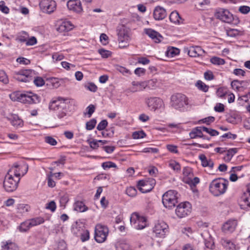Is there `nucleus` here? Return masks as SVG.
Wrapping results in <instances>:
<instances>
[{"instance_id":"nucleus-14","label":"nucleus","mask_w":250,"mask_h":250,"mask_svg":"<svg viewBox=\"0 0 250 250\" xmlns=\"http://www.w3.org/2000/svg\"><path fill=\"white\" fill-rule=\"evenodd\" d=\"M68 100V99L67 98L58 97L50 103L49 108L50 110L54 111L63 110L66 107V103Z\"/></svg>"},{"instance_id":"nucleus-27","label":"nucleus","mask_w":250,"mask_h":250,"mask_svg":"<svg viewBox=\"0 0 250 250\" xmlns=\"http://www.w3.org/2000/svg\"><path fill=\"white\" fill-rule=\"evenodd\" d=\"M73 28V25L69 21L62 22L57 28V31L60 33L67 32Z\"/></svg>"},{"instance_id":"nucleus-34","label":"nucleus","mask_w":250,"mask_h":250,"mask_svg":"<svg viewBox=\"0 0 250 250\" xmlns=\"http://www.w3.org/2000/svg\"><path fill=\"white\" fill-rule=\"evenodd\" d=\"M237 149L236 148H230L227 151L226 155L224 156V159L226 162H229L231 160L233 155L236 153Z\"/></svg>"},{"instance_id":"nucleus-47","label":"nucleus","mask_w":250,"mask_h":250,"mask_svg":"<svg viewBox=\"0 0 250 250\" xmlns=\"http://www.w3.org/2000/svg\"><path fill=\"white\" fill-rule=\"evenodd\" d=\"M137 191L136 189L132 187L127 188L126 189V193L129 196L135 197L137 194Z\"/></svg>"},{"instance_id":"nucleus-45","label":"nucleus","mask_w":250,"mask_h":250,"mask_svg":"<svg viewBox=\"0 0 250 250\" xmlns=\"http://www.w3.org/2000/svg\"><path fill=\"white\" fill-rule=\"evenodd\" d=\"M0 82L4 84H7L9 83V79L6 73L2 70H0Z\"/></svg>"},{"instance_id":"nucleus-46","label":"nucleus","mask_w":250,"mask_h":250,"mask_svg":"<svg viewBox=\"0 0 250 250\" xmlns=\"http://www.w3.org/2000/svg\"><path fill=\"white\" fill-rule=\"evenodd\" d=\"M96 123L97 121L96 119H92L90 120L86 123V129L88 130L93 129L95 127Z\"/></svg>"},{"instance_id":"nucleus-10","label":"nucleus","mask_w":250,"mask_h":250,"mask_svg":"<svg viewBox=\"0 0 250 250\" xmlns=\"http://www.w3.org/2000/svg\"><path fill=\"white\" fill-rule=\"evenodd\" d=\"M130 220L131 225L137 229H142L146 226V219L136 213L131 215Z\"/></svg>"},{"instance_id":"nucleus-50","label":"nucleus","mask_w":250,"mask_h":250,"mask_svg":"<svg viewBox=\"0 0 250 250\" xmlns=\"http://www.w3.org/2000/svg\"><path fill=\"white\" fill-rule=\"evenodd\" d=\"M146 136V133L143 131H135L132 134V138L134 139H138L144 138Z\"/></svg>"},{"instance_id":"nucleus-39","label":"nucleus","mask_w":250,"mask_h":250,"mask_svg":"<svg viewBox=\"0 0 250 250\" xmlns=\"http://www.w3.org/2000/svg\"><path fill=\"white\" fill-rule=\"evenodd\" d=\"M2 247L5 250H19L17 246L15 243L12 242H7Z\"/></svg>"},{"instance_id":"nucleus-32","label":"nucleus","mask_w":250,"mask_h":250,"mask_svg":"<svg viewBox=\"0 0 250 250\" xmlns=\"http://www.w3.org/2000/svg\"><path fill=\"white\" fill-rule=\"evenodd\" d=\"M245 205L250 207V184L247 188V192H245L241 197Z\"/></svg>"},{"instance_id":"nucleus-31","label":"nucleus","mask_w":250,"mask_h":250,"mask_svg":"<svg viewBox=\"0 0 250 250\" xmlns=\"http://www.w3.org/2000/svg\"><path fill=\"white\" fill-rule=\"evenodd\" d=\"M74 208L76 211L79 212H84L88 210V208L85 205L82 201H77L74 205Z\"/></svg>"},{"instance_id":"nucleus-11","label":"nucleus","mask_w":250,"mask_h":250,"mask_svg":"<svg viewBox=\"0 0 250 250\" xmlns=\"http://www.w3.org/2000/svg\"><path fill=\"white\" fill-rule=\"evenodd\" d=\"M33 72L31 70L21 69L15 72L14 78L18 81L21 82H29L32 80Z\"/></svg>"},{"instance_id":"nucleus-52","label":"nucleus","mask_w":250,"mask_h":250,"mask_svg":"<svg viewBox=\"0 0 250 250\" xmlns=\"http://www.w3.org/2000/svg\"><path fill=\"white\" fill-rule=\"evenodd\" d=\"M45 143L51 145L55 146L57 144V141L51 136H46L44 138Z\"/></svg>"},{"instance_id":"nucleus-22","label":"nucleus","mask_w":250,"mask_h":250,"mask_svg":"<svg viewBox=\"0 0 250 250\" xmlns=\"http://www.w3.org/2000/svg\"><path fill=\"white\" fill-rule=\"evenodd\" d=\"M145 32L146 35L156 43L161 42L163 39V37L160 34L152 29H146Z\"/></svg>"},{"instance_id":"nucleus-4","label":"nucleus","mask_w":250,"mask_h":250,"mask_svg":"<svg viewBox=\"0 0 250 250\" xmlns=\"http://www.w3.org/2000/svg\"><path fill=\"white\" fill-rule=\"evenodd\" d=\"M177 192L173 190H169L164 194L162 202L164 206L168 209L174 207L177 203Z\"/></svg>"},{"instance_id":"nucleus-13","label":"nucleus","mask_w":250,"mask_h":250,"mask_svg":"<svg viewBox=\"0 0 250 250\" xmlns=\"http://www.w3.org/2000/svg\"><path fill=\"white\" fill-rule=\"evenodd\" d=\"M28 169V165L26 164H23L21 165H18L15 164L9 171V173H11L15 176V178L17 177L20 178L21 176H23L27 172Z\"/></svg>"},{"instance_id":"nucleus-15","label":"nucleus","mask_w":250,"mask_h":250,"mask_svg":"<svg viewBox=\"0 0 250 250\" xmlns=\"http://www.w3.org/2000/svg\"><path fill=\"white\" fill-rule=\"evenodd\" d=\"M168 231V226L164 222H159L155 224L153 229V232L156 237L164 238Z\"/></svg>"},{"instance_id":"nucleus-21","label":"nucleus","mask_w":250,"mask_h":250,"mask_svg":"<svg viewBox=\"0 0 250 250\" xmlns=\"http://www.w3.org/2000/svg\"><path fill=\"white\" fill-rule=\"evenodd\" d=\"M167 15L166 10L161 6L156 7L153 11V17L155 20H162L166 17Z\"/></svg>"},{"instance_id":"nucleus-25","label":"nucleus","mask_w":250,"mask_h":250,"mask_svg":"<svg viewBox=\"0 0 250 250\" xmlns=\"http://www.w3.org/2000/svg\"><path fill=\"white\" fill-rule=\"evenodd\" d=\"M8 119L12 125L15 127H21L23 125L22 120L17 115H11Z\"/></svg>"},{"instance_id":"nucleus-41","label":"nucleus","mask_w":250,"mask_h":250,"mask_svg":"<svg viewBox=\"0 0 250 250\" xmlns=\"http://www.w3.org/2000/svg\"><path fill=\"white\" fill-rule=\"evenodd\" d=\"M210 62L215 65H223L225 63L224 59L218 57H213L210 59Z\"/></svg>"},{"instance_id":"nucleus-17","label":"nucleus","mask_w":250,"mask_h":250,"mask_svg":"<svg viewBox=\"0 0 250 250\" xmlns=\"http://www.w3.org/2000/svg\"><path fill=\"white\" fill-rule=\"evenodd\" d=\"M40 7L43 12L50 14L56 9V3L54 0H42L40 3Z\"/></svg>"},{"instance_id":"nucleus-20","label":"nucleus","mask_w":250,"mask_h":250,"mask_svg":"<svg viewBox=\"0 0 250 250\" xmlns=\"http://www.w3.org/2000/svg\"><path fill=\"white\" fill-rule=\"evenodd\" d=\"M68 8L76 13H80L82 12L83 8L80 0H69L67 2Z\"/></svg>"},{"instance_id":"nucleus-44","label":"nucleus","mask_w":250,"mask_h":250,"mask_svg":"<svg viewBox=\"0 0 250 250\" xmlns=\"http://www.w3.org/2000/svg\"><path fill=\"white\" fill-rule=\"evenodd\" d=\"M116 250H131L129 245L125 243H119L116 245Z\"/></svg>"},{"instance_id":"nucleus-29","label":"nucleus","mask_w":250,"mask_h":250,"mask_svg":"<svg viewBox=\"0 0 250 250\" xmlns=\"http://www.w3.org/2000/svg\"><path fill=\"white\" fill-rule=\"evenodd\" d=\"M200 182V179L198 177H194L193 179L188 178L185 180V182L189 185L193 192H196L197 191L196 188V186Z\"/></svg>"},{"instance_id":"nucleus-12","label":"nucleus","mask_w":250,"mask_h":250,"mask_svg":"<svg viewBox=\"0 0 250 250\" xmlns=\"http://www.w3.org/2000/svg\"><path fill=\"white\" fill-rule=\"evenodd\" d=\"M215 16L217 19L228 23H231L233 20L232 14L228 10L223 8L217 9Z\"/></svg>"},{"instance_id":"nucleus-62","label":"nucleus","mask_w":250,"mask_h":250,"mask_svg":"<svg viewBox=\"0 0 250 250\" xmlns=\"http://www.w3.org/2000/svg\"><path fill=\"white\" fill-rule=\"evenodd\" d=\"M216 112H223L225 110L224 105L221 103H217L214 107Z\"/></svg>"},{"instance_id":"nucleus-28","label":"nucleus","mask_w":250,"mask_h":250,"mask_svg":"<svg viewBox=\"0 0 250 250\" xmlns=\"http://www.w3.org/2000/svg\"><path fill=\"white\" fill-rule=\"evenodd\" d=\"M221 243L227 250H234L235 249V244L230 240L222 238L221 240Z\"/></svg>"},{"instance_id":"nucleus-3","label":"nucleus","mask_w":250,"mask_h":250,"mask_svg":"<svg viewBox=\"0 0 250 250\" xmlns=\"http://www.w3.org/2000/svg\"><path fill=\"white\" fill-rule=\"evenodd\" d=\"M118 40L119 47L124 48L129 46L130 40V32L129 29L125 26H121L117 29Z\"/></svg>"},{"instance_id":"nucleus-37","label":"nucleus","mask_w":250,"mask_h":250,"mask_svg":"<svg viewBox=\"0 0 250 250\" xmlns=\"http://www.w3.org/2000/svg\"><path fill=\"white\" fill-rule=\"evenodd\" d=\"M195 86L198 89L203 92H206L208 90L209 86L200 80H198L196 82Z\"/></svg>"},{"instance_id":"nucleus-40","label":"nucleus","mask_w":250,"mask_h":250,"mask_svg":"<svg viewBox=\"0 0 250 250\" xmlns=\"http://www.w3.org/2000/svg\"><path fill=\"white\" fill-rule=\"evenodd\" d=\"M29 206L26 204H19L17 207L18 212L22 214L29 211Z\"/></svg>"},{"instance_id":"nucleus-6","label":"nucleus","mask_w":250,"mask_h":250,"mask_svg":"<svg viewBox=\"0 0 250 250\" xmlns=\"http://www.w3.org/2000/svg\"><path fill=\"white\" fill-rule=\"evenodd\" d=\"M108 228L101 224H97L95 228L94 238L98 243H103L105 241L108 234Z\"/></svg>"},{"instance_id":"nucleus-56","label":"nucleus","mask_w":250,"mask_h":250,"mask_svg":"<svg viewBox=\"0 0 250 250\" xmlns=\"http://www.w3.org/2000/svg\"><path fill=\"white\" fill-rule=\"evenodd\" d=\"M87 142L89 144L90 146L92 149H97L99 146V140H93L92 141L87 140Z\"/></svg>"},{"instance_id":"nucleus-35","label":"nucleus","mask_w":250,"mask_h":250,"mask_svg":"<svg viewBox=\"0 0 250 250\" xmlns=\"http://www.w3.org/2000/svg\"><path fill=\"white\" fill-rule=\"evenodd\" d=\"M180 19L179 13L176 11L172 12L169 15V20L172 22L180 23Z\"/></svg>"},{"instance_id":"nucleus-2","label":"nucleus","mask_w":250,"mask_h":250,"mask_svg":"<svg viewBox=\"0 0 250 250\" xmlns=\"http://www.w3.org/2000/svg\"><path fill=\"white\" fill-rule=\"evenodd\" d=\"M228 181L223 178L216 179L212 181L209 186V191L215 196L223 194L227 190Z\"/></svg>"},{"instance_id":"nucleus-43","label":"nucleus","mask_w":250,"mask_h":250,"mask_svg":"<svg viewBox=\"0 0 250 250\" xmlns=\"http://www.w3.org/2000/svg\"><path fill=\"white\" fill-rule=\"evenodd\" d=\"M228 94L227 88L225 87H219L217 91L216 94L220 98H223L226 95Z\"/></svg>"},{"instance_id":"nucleus-53","label":"nucleus","mask_w":250,"mask_h":250,"mask_svg":"<svg viewBox=\"0 0 250 250\" xmlns=\"http://www.w3.org/2000/svg\"><path fill=\"white\" fill-rule=\"evenodd\" d=\"M89 239V232L87 230H84L81 234V239L83 242L86 241Z\"/></svg>"},{"instance_id":"nucleus-9","label":"nucleus","mask_w":250,"mask_h":250,"mask_svg":"<svg viewBox=\"0 0 250 250\" xmlns=\"http://www.w3.org/2000/svg\"><path fill=\"white\" fill-rule=\"evenodd\" d=\"M156 182L153 178H147L139 180L137 183V188L142 193L150 191L155 185Z\"/></svg>"},{"instance_id":"nucleus-7","label":"nucleus","mask_w":250,"mask_h":250,"mask_svg":"<svg viewBox=\"0 0 250 250\" xmlns=\"http://www.w3.org/2000/svg\"><path fill=\"white\" fill-rule=\"evenodd\" d=\"M20 180V178L17 177V179L14 178L12 174L8 173L3 181V187L6 191L12 192L17 188Z\"/></svg>"},{"instance_id":"nucleus-36","label":"nucleus","mask_w":250,"mask_h":250,"mask_svg":"<svg viewBox=\"0 0 250 250\" xmlns=\"http://www.w3.org/2000/svg\"><path fill=\"white\" fill-rule=\"evenodd\" d=\"M227 34L228 36L235 37L238 35H242L243 34V31L237 29H229L227 31Z\"/></svg>"},{"instance_id":"nucleus-57","label":"nucleus","mask_w":250,"mask_h":250,"mask_svg":"<svg viewBox=\"0 0 250 250\" xmlns=\"http://www.w3.org/2000/svg\"><path fill=\"white\" fill-rule=\"evenodd\" d=\"M66 248V244L63 240L60 241L57 244L56 250H65Z\"/></svg>"},{"instance_id":"nucleus-5","label":"nucleus","mask_w":250,"mask_h":250,"mask_svg":"<svg viewBox=\"0 0 250 250\" xmlns=\"http://www.w3.org/2000/svg\"><path fill=\"white\" fill-rule=\"evenodd\" d=\"M171 105L176 109L182 110L188 104V98L181 93H176L171 96Z\"/></svg>"},{"instance_id":"nucleus-63","label":"nucleus","mask_w":250,"mask_h":250,"mask_svg":"<svg viewBox=\"0 0 250 250\" xmlns=\"http://www.w3.org/2000/svg\"><path fill=\"white\" fill-rule=\"evenodd\" d=\"M62 66L63 68L68 70L75 67V65L73 64L69 63L66 62H61Z\"/></svg>"},{"instance_id":"nucleus-1","label":"nucleus","mask_w":250,"mask_h":250,"mask_svg":"<svg viewBox=\"0 0 250 250\" xmlns=\"http://www.w3.org/2000/svg\"><path fill=\"white\" fill-rule=\"evenodd\" d=\"M10 99L14 101H17L23 104H37L40 101V97L37 94L30 92L22 93L15 92L10 95Z\"/></svg>"},{"instance_id":"nucleus-26","label":"nucleus","mask_w":250,"mask_h":250,"mask_svg":"<svg viewBox=\"0 0 250 250\" xmlns=\"http://www.w3.org/2000/svg\"><path fill=\"white\" fill-rule=\"evenodd\" d=\"M189 135L191 139L202 138L205 139V136L203 134L200 126L195 127L190 132Z\"/></svg>"},{"instance_id":"nucleus-19","label":"nucleus","mask_w":250,"mask_h":250,"mask_svg":"<svg viewBox=\"0 0 250 250\" xmlns=\"http://www.w3.org/2000/svg\"><path fill=\"white\" fill-rule=\"evenodd\" d=\"M237 226V221L235 219H229L224 223L222 227L223 232L229 233L233 232Z\"/></svg>"},{"instance_id":"nucleus-59","label":"nucleus","mask_w":250,"mask_h":250,"mask_svg":"<svg viewBox=\"0 0 250 250\" xmlns=\"http://www.w3.org/2000/svg\"><path fill=\"white\" fill-rule=\"evenodd\" d=\"M107 122L105 120H102L97 125V129L98 130H103L107 126Z\"/></svg>"},{"instance_id":"nucleus-18","label":"nucleus","mask_w":250,"mask_h":250,"mask_svg":"<svg viewBox=\"0 0 250 250\" xmlns=\"http://www.w3.org/2000/svg\"><path fill=\"white\" fill-rule=\"evenodd\" d=\"M184 51L191 57L201 56L205 53V51L199 46H191L189 47H185Z\"/></svg>"},{"instance_id":"nucleus-54","label":"nucleus","mask_w":250,"mask_h":250,"mask_svg":"<svg viewBox=\"0 0 250 250\" xmlns=\"http://www.w3.org/2000/svg\"><path fill=\"white\" fill-rule=\"evenodd\" d=\"M0 11L5 14H8L9 12V9L5 5L4 1H0Z\"/></svg>"},{"instance_id":"nucleus-55","label":"nucleus","mask_w":250,"mask_h":250,"mask_svg":"<svg viewBox=\"0 0 250 250\" xmlns=\"http://www.w3.org/2000/svg\"><path fill=\"white\" fill-rule=\"evenodd\" d=\"M98 52L103 58H107L111 55V52L104 49H99Z\"/></svg>"},{"instance_id":"nucleus-49","label":"nucleus","mask_w":250,"mask_h":250,"mask_svg":"<svg viewBox=\"0 0 250 250\" xmlns=\"http://www.w3.org/2000/svg\"><path fill=\"white\" fill-rule=\"evenodd\" d=\"M84 87L93 92H95L97 90V86L93 83H88L84 85Z\"/></svg>"},{"instance_id":"nucleus-48","label":"nucleus","mask_w":250,"mask_h":250,"mask_svg":"<svg viewBox=\"0 0 250 250\" xmlns=\"http://www.w3.org/2000/svg\"><path fill=\"white\" fill-rule=\"evenodd\" d=\"M95 110V106L93 104H90L87 107L86 109V112H84L85 115H87L88 118H90L92 114L94 112Z\"/></svg>"},{"instance_id":"nucleus-42","label":"nucleus","mask_w":250,"mask_h":250,"mask_svg":"<svg viewBox=\"0 0 250 250\" xmlns=\"http://www.w3.org/2000/svg\"><path fill=\"white\" fill-rule=\"evenodd\" d=\"M31 228L28 220L22 222L19 227V230L21 232H25Z\"/></svg>"},{"instance_id":"nucleus-8","label":"nucleus","mask_w":250,"mask_h":250,"mask_svg":"<svg viewBox=\"0 0 250 250\" xmlns=\"http://www.w3.org/2000/svg\"><path fill=\"white\" fill-rule=\"evenodd\" d=\"M191 205L188 202L180 203L175 209V214L179 218L187 217L191 212Z\"/></svg>"},{"instance_id":"nucleus-61","label":"nucleus","mask_w":250,"mask_h":250,"mask_svg":"<svg viewBox=\"0 0 250 250\" xmlns=\"http://www.w3.org/2000/svg\"><path fill=\"white\" fill-rule=\"evenodd\" d=\"M214 120L215 118L214 117L209 116L207 118H205L199 121V122L205 123L207 125H210L211 123H213L214 121Z\"/></svg>"},{"instance_id":"nucleus-16","label":"nucleus","mask_w":250,"mask_h":250,"mask_svg":"<svg viewBox=\"0 0 250 250\" xmlns=\"http://www.w3.org/2000/svg\"><path fill=\"white\" fill-rule=\"evenodd\" d=\"M146 103L152 111L160 109L164 106L163 101L158 97H150L146 99Z\"/></svg>"},{"instance_id":"nucleus-23","label":"nucleus","mask_w":250,"mask_h":250,"mask_svg":"<svg viewBox=\"0 0 250 250\" xmlns=\"http://www.w3.org/2000/svg\"><path fill=\"white\" fill-rule=\"evenodd\" d=\"M199 158L201 161V164L203 167H208L210 169L213 168L214 163L211 159H208L204 154L200 155Z\"/></svg>"},{"instance_id":"nucleus-64","label":"nucleus","mask_w":250,"mask_h":250,"mask_svg":"<svg viewBox=\"0 0 250 250\" xmlns=\"http://www.w3.org/2000/svg\"><path fill=\"white\" fill-rule=\"evenodd\" d=\"M46 208L50 209L52 212H54L56 208V203L54 201H52L46 204Z\"/></svg>"},{"instance_id":"nucleus-38","label":"nucleus","mask_w":250,"mask_h":250,"mask_svg":"<svg viewBox=\"0 0 250 250\" xmlns=\"http://www.w3.org/2000/svg\"><path fill=\"white\" fill-rule=\"evenodd\" d=\"M168 166L176 171H179L181 169V166L179 163L174 160H170L169 162Z\"/></svg>"},{"instance_id":"nucleus-51","label":"nucleus","mask_w":250,"mask_h":250,"mask_svg":"<svg viewBox=\"0 0 250 250\" xmlns=\"http://www.w3.org/2000/svg\"><path fill=\"white\" fill-rule=\"evenodd\" d=\"M238 11L242 14H247L250 12V7L247 5L240 6L238 8Z\"/></svg>"},{"instance_id":"nucleus-58","label":"nucleus","mask_w":250,"mask_h":250,"mask_svg":"<svg viewBox=\"0 0 250 250\" xmlns=\"http://www.w3.org/2000/svg\"><path fill=\"white\" fill-rule=\"evenodd\" d=\"M34 84L37 86H41L44 85V81L41 77H37L33 80Z\"/></svg>"},{"instance_id":"nucleus-60","label":"nucleus","mask_w":250,"mask_h":250,"mask_svg":"<svg viewBox=\"0 0 250 250\" xmlns=\"http://www.w3.org/2000/svg\"><path fill=\"white\" fill-rule=\"evenodd\" d=\"M102 167L104 169L109 168L111 167H116V165L115 163L111 162H104L102 164Z\"/></svg>"},{"instance_id":"nucleus-30","label":"nucleus","mask_w":250,"mask_h":250,"mask_svg":"<svg viewBox=\"0 0 250 250\" xmlns=\"http://www.w3.org/2000/svg\"><path fill=\"white\" fill-rule=\"evenodd\" d=\"M210 0H196L195 6L199 10H204L210 4Z\"/></svg>"},{"instance_id":"nucleus-24","label":"nucleus","mask_w":250,"mask_h":250,"mask_svg":"<svg viewBox=\"0 0 250 250\" xmlns=\"http://www.w3.org/2000/svg\"><path fill=\"white\" fill-rule=\"evenodd\" d=\"M140 85L142 87V89H145L147 87L151 89H154L158 86V81L156 79L149 80L146 82V83H141Z\"/></svg>"},{"instance_id":"nucleus-33","label":"nucleus","mask_w":250,"mask_h":250,"mask_svg":"<svg viewBox=\"0 0 250 250\" xmlns=\"http://www.w3.org/2000/svg\"><path fill=\"white\" fill-rule=\"evenodd\" d=\"M28 221L31 228L42 224L44 222V220L43 218L39 217L29 219Z\"/></svg>"}]
</instances>
